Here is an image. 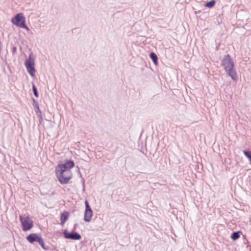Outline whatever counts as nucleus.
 Listing matches in <instances>:
<instances>
[{"label": "nucleus", "mask_w": 251, "mask_h": 251, "mask_svg": "<svg viewBox=\"0 0 251 251\" xmlns=\"http://www.w3.org/2000/svg\"><path fill=\"white\" fill-rule=\"evenodd\" d=\"M222 66L228 75L233 80H236L237 76L235 70L233 69L234 63L229 55H225L222 60Z\"/></svg>", "instance_id": "f257e3e1"}, {"label": "nucleus", "mask_w": 251, "mask_h": 251, "mask_svg": "<svg viewBox=\"0 0 251 251\" xmlns=\"http://www.w3.org/2000/svg\"><path fill=\"white\" fill-rule=\"evenodd\" d=\"M56 176L61 183L65 184L67 183L71 178L72 173L70 170H62L61 167H57Z\"/></svg>", "instance_id": "f03ea898"}, {"label": "nucleus", "mask_w": 251, "mask_h": 251, "mask_svg": "<svg viewBox=\"0 0 251 251\" xmlns=\"http://www.w3.org/2000/svg\"><path fill=\"white\" fill-rule=\"evenodd\" d=\"M20 221L21 223L22 229L26 231L30 229L33 226V221L27 214L20 215Z\"/></svg>", "instance_id": "7ed1b4c3"}, {"label": "nucleus", "mask_w": 251, "mask_h": 251, "mask_svg": "<svg viewBox=\"0 0 251 251\" xmlns=\"http://www.w3.org/2000/svg\"><path fill=\"white\" fill-rule=\"evenodd\" d=\"M12 23L16 26L25 28L27 31L29 30V28L25 25V18L22 13H18L12 19Z\"/></svg>", "instance_id": "20e7f679"}, {"label": "nucleus", "mask_w": 251, "mask_h": 251, "mask_svg": "<svg viewBox=\"0 0 251 251\" xmlns=\"http://www.w3.org/2000/svg\"><path fill=\"white\" fill-rule=\"evenodd\" d=\"M25 66L27 70V72L32 77L34 76L35 69L34 67V59L32 58V54L31 53L28 59H26L25 62Z\"/></svg>", "instance_id": "39448f33"}, {"label": "nucleus", "mask_w": 251, "mask_h": 251, "mask_svg": "<svg viewBox=\"0 0 251 251\" xmlns=\"http://www.w3.org/2000/svg\"><path fill=\"white\" fill-rule=\"evenodd\" d=\"M64 237L67 239L72 240H80L81 238L80 235L76 232H68L67 230H65L63 232Z\"/></svg>", "instance_id": "423d86ee"}, {"label": "nucleus", "mask_w": 251, "mask_h": 251, "mask_svg": "<svg viewBox=\"0 0 251 251\" xmlns=\"http://www.w3.org/2000/svg\"><path fill=\"white\" fill-rule=\"evenodd\" d=\"M74 166V163L73 161L68 160L63 164L58 165L57 167H60L62 169L64 170H70Z\"/></svg>", "instance_id": "0eeeda50"}, {"label": "nucleus", "mask_w": 251, "mask_h": 251, "mask_svg": "<svg viewBox=\"0 0 251 251\" xmlns=\"http://www.w3.org/2000/svg\"><path fill=\"white\" fill-rule=\"evenodd\" d=\"M92 211H85L84 217L85 221L90 222L92 219Z\"/></svg>", "instance_id": "6e6552de"}, {"label": "nucleus", "mask_w": 251, "mask_h": 251, "mask_svg": "<svg viewBox=\"0 0 251 251\" xmlns=\"http://www.w3.org/2000/svg\"><path fill=\"white\" fill-rule=\"evenodd\" d=\"M69 216V214L67 211H64L61 214L60 220L61 224L63 225L65 222L68 220Z\"/></svg>", "instance_id": "1a4fd4ad"}, {"label": "nucleus", "mask_w": 251, "mask_h": 251, "mask_svg": "<svg viewBox=\"0 0 251 251\" xmlns=\"http://www.w3.org/2000/svg\"><path fill=\"white\" fill-rule=\"evenodd\" d=\"M38 235L36 234H30L26 237V239L31 243L37 241Z\"/></svg>", "instance_id": "9d476101"}, {"label": "nucleus", "mask_w": 251, "mask_h": 251, "mask_svg": "<svg viewBox=\"0 0 251 251\" xmlns=\"http://www.w3.org/2000/svg\"><path fill=\"white\" fill-rule=\"evenodd\" d=\"M150 57L152 60L153 62L155 64H157L158 58L157 55L154 52H151L150 53Z\"/></svg>", "instance_id": "9b49d317"}, {"label": "nucleus", "mask_w": 251, "mask_h": 251, "mask_svg": "<svg viewBox=\"0 0 251 251\" xmlns=\"http://www.w3.org/2000/svg\"><path fill=\"white\" fill-rule=\"evenodd\" d=\"M215 4V1L214 0H212L209 2H207L205 4V6L207 7L208 8L213 7Z\"/></svg>", "instance_id": "f8f14e48"}, {"label": "nucleus", "mask_w": 251, "mask_h": 251, "mask_svg": "<svg viewBox=\"0 0 251 251\" xmlns=\"http://www.w3.org/2000/svg\"><path fill=\"white\" fill-rule=\"evenodd\" d=\"M240 237L239 232H234L231 235V239L233 240H236Z\"/></svg>", "instance_id": "ddd939ff"}, {"label": "nucleus", "mask_w": 251, "mask_h": 251, "mask_svg": "<svg viewBox=\"0 0 251 251\" xmlns=\"http://www.w3.org/2000/svg\"><path fill=\"white\" fill-rule=\"evenodd\" d=\"M36 241L38 242L41 245L43 248L45 249L44 247V241L40 236H38V237L37 238Z\"/></svg>", "instance_id": "4468645a"}, {"label": "nucleus", "mask_w": 251, "mask_h": 251, "mask_svg": "<svg viewBox=\"0 0 251 251\" xmlns=\"http://www.w3.org/2000/svg\"><path fill=\"white\" fill-rule=\"evenodd\" d=\"M32 89H33V93L34 94V95L36 97H39V95H38V92H37V90L34 84H33V86H32Z\"/></svg>", "instance_id": "2eb2a0df"}, {"label": "nucleus", "mask_w": 251, "mask_h": 251, "mask_svg": "<svg viewBox=\"0 0 251 251\" xmlns=\"http://www.w3.org/2000/svg\"><path fill=\"white\" fill-rule=\"evenodd\" d=\"M85 211H92L90 205H89L88 202L87 201H85Z\"/></svg>", "instance_id": "dca6fc26"}, {"label": "nucleus", "mask_w": 251, "mask_h": 251, "mask_svg": "<svg viewBox=\"0 0 251 251\" xmlns=\"http://www.w3.org/2000/svg\"><path fill=\"white\" fill-rule=\"evenodd\" d=\"M33 105L34 106V107L38 109V110L39 111V106L38 102L34 99H33Z\"/></svg>", "instance_id": "f3484780"}]
</instances>
